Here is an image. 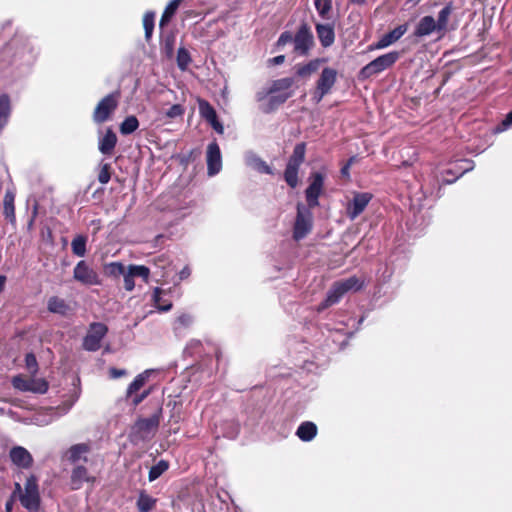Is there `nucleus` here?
Here are the masks:
<instances>
[{
	"label": "nucleus",
	"mask_w": 512,
	"mask_h": 512,
	"mask_svg": "<svg viewBox=\"0 0 512 512\" xmlns=\"http://www.w3.org/2000/svg\"><path fill=\"white\" fill-rule=\"evenodd\" d=\"M345 295L339 283L336 281L329 289L325 300L321 303L320 309L327 308L338 303L341 298Z\"/></svg>",
	"instance_id": "393cba45"
},
{
	"label": "nucleus",
	"mask_w": 512,
	"mask_h": 512,
	"mask_svg": "<svg viewBox=\"0 0 512 512\" xmlns=\"http://www.w3.org/2000/svg\"><path fill=\"white\" fill-rule=\"evenodd\" d=\"M199 113L206 121L216 115L215 108L205 99H198Z\"/></svg>",
	"instance_id": "ea45409f"
},
{
	"label": "nucleus",
	"mask_w": 512,
	"mask_h": 512,
	"mask_svg": "<svg viewBox=\"0 0 512 512\" xmlns=\"http://www.w3.org/2000/svg\"><path fill=\"white\" fill-rule=\"evenodd\" d=\"M453 12L452 3H448L445 5L438 13V18L436 20L438 32H445L447 30L449 18Z\"/></svg>",
	"instance_id": "7c9ffc66"
},
{
	"label": "nucleus",
	"mask_w": 512,
	"mask_h": 512,
	"mask_svg": "<svg viewBox=\"0 0 512 512\" xmlns=\"http://www.w3.org/2000/svg\"><path fill=\"white\" fill-rule=\"evenodd\" d=\"M149 377V371L146 370L143 373L138 374L134 380L129 384L126 390V397L130 398L133 394L138 392L146 383Z\"/></svg>",
	"instance_id": "2f4dec72"
},
{
	"label": "nucleus",
	"mask_w": 512,
	"mask_h": 512,
	"mask_svg": "<svg viewBox=\"0 0 512 512\" xmlns=\"http://www.w3.org/2000/svg\"><path fill=\"white\" fill-rule=\"evenodd\" d=\"M207 170L210 176L216 175L222 168V156L216 140L207 146L206 152Z\"/></svg>",
	"instance_id": "ddd939ff"
},
{
	"label": "nucleus",
	"mask_w": 512,
	"mask_h": 512,
	"mask_svg": "<svg viewBox=\"0 0 512 512\" xmlns=\"http://www.w3.org/2000/svg\"><path fill=\"white\" fill-rule=\"evenodd\" d=\"M30 378H25L22 375L14 376L12 379V385L15 389L29 392Z\"/></svg>",
	"instance_id": "49530a36"
},
{
	"label": "nucleus",
	"mask_w": 512,
	"mask_h": 512,
	"mask_svg": "<svg viewBox=\"0 0 512 512\" xmlns=\"http://www.w3.org/2000/svg\"><path fill=\"white\" fill-rule=\"evenodd\" d=\"M25 365L32 375L38 371V363L36 356L33 353H27L25 356Z\"/></svg>",
	"instance_id": "09e8293b"
},
{
	"label": "nucleus",
	"mask_w": 512,
	"mask_h": 512,
	"mask_svg": "<svg viewBox=\"0 0 512 512\" xmlns=\"http://www.w3.org/2000/svg\"><path fill=\"white\" fill-rule=\"evenodd\" d=\"M328 93L327 92H321V90H319V88H317V86L315 87V90L313 92V100L315 101V103H320L321 100L323 99L324 96H326Z\"/></svg>",
	"instance_id": "052dcab7"
},
{
	"label": "nucleus",
	"mask_w": 512,
	"mask_h": 512,
	"mask_svg": "<svg viewBox=\"0 0 512 512\" xmlns=\"http://www.w3.org/2000/svg\"><path fill=\"white\" fill-rule=\"evenodd\" d=\"M191 62V57L189 51L184 48L180 47L177 52V65L181 70L187 69L188 65Z\"/></svg>",
	"instance_id": "79ce46f5"
},
{
	"label": "nucleus",
	"mask_w": 512,
	"mask_h": 512,
	"mask_svg": "<svg viewBox=\"0 0 512 512\" xmlns=\"http://www.w3.org/2000/svg\"><path fill=\"white\" fill-rule=\"evenodd\" d=\"M294 84V79L291 77H285L281 79H277L272 81L269 89L266 92V95L276 94L278 92H288Z\"/></svg>",
	"instance_id": "cd10ccee"
},
{
	"label": "nucleus",
	"mask_w": 512,
	"mask_h": 512,
	"mask_svg": "<svg viewBox=\"0 0 512 512\" xmlns=\"http://www.w3.org/2000/svg\"><path fill=\"white\" fill-rule=\"evenodd\" d=\"M189 275H190V269L188 267H185L180 271V279H185V278L189 277Z\"/></svg>",
	"instance_id": "774afa93"
},
{
	"label": "nucleus",
	"mask_w": 512,
	"mask_h": 512,
	"mask_svg": "<svg viewBox=\"0 0 512 512\" xmlns=\"http://www.w3.org/2000/svg\"><path fill=\"white\" fill-rule=\"evenodd\" d=\"M210 125L211 127L218 133V134H223L224 133V126L223 124L219 121L218 119V116L217 114L214 115L212 118H210L209 120H206Z\"/></svg>",
	"instance_id": "6e6d98bb"
},
{
	"label": "nucleus",
	"mask_w": 512,
	"mask_h": 512,
	"mask_svg": "<svg viewBox=\"0 0 512 512\" xmlns=\"http://www.w3.org/2000/svg\"><path fill=\"white\" fill-rule=\"evenodd\" d=\"M126 374H127V371L125 369H118L115 367H111L109 369V376L112 379H117V378L123 377Z\"/></svg>",
	"instance_id": "bf43d9fd"
},
{
	"label": "nucleus",
	"mask_w": 512,
	"mask_h": 512,
	"mask_svg": "<svg viewBox=\"0 0 512 512\" xmlns=\"http://www.w3.org/2000/svg\"><path fill=\"white\" fill-rule=\"evenodd\" d=\"M336 81H337V71L334 68L325 67L322 70V72L316 82V86H317V88H319V90H321L322 93L323 92L330 93V91L332 90Z\"/></svg>",
	"instance_id": "dca6fc26"
},
{
	"label": "nucleus",
	"mask_w": 512,
	"mask_h": 512,
	"mask_svg": "<svg viewBox=\"0 0 512 512\" xmlns=\"http://www.w3.org/2000/svg\"><path fill=\"white\" fill-rule=\"evenodd\" d=\"M162 293H163V290L159 287H156L153 292V297H152L153 302H154L155 307L159 311L167 312V311L171 310L173 305L170 300L162 298V296H161Z\"/></svg>",
	"instance_id": "72a5a7b5"
},
{
	"label": "nucleus",
	"mask_w": 512,
	"mask_h": 512,
	"mask_svg": "<svg viewBox=\"0 0 512 512\" xmlns=\"http://www.w3.org/2000/svg\"><path fill=\"white\" fill-rule=\"evenodd\" d=\"M292 94V91L279 94H271L267 103L263 105L262 111L266 114L275 111L279 106L284 104L292 96Z\"/></svg>",
	"instance_id": "5701e85b"
},
{
	"label": "nucleus",
	"mask_w": 512,
	"mask_h": 512,
	"mask_svg": "<svg viewBox=\"0 0 512 512\" xmlns=\"http://www.w3.org/2000/svg\"><path fill=\"white\" fill-rule=\"evenodd\" d=\"M120 97L121 92L116 90L102 98L93 111V121L101 124L109 120L118 107Z\"/></svg>",
	"instance_id": "39448f33"
},
{
	"label": "nucleus",
	"mask_w": 512,
	"mask_h": 512,
	"mask_svg": "<svg viewBox=\"0 0 512 512\" xmlns=\"http://www.w3.org/2000/svg\"><path fill=\"white\" fill-rule=\"evenodd\" d=\"M511 126H512V110L509 113H507L505 118L500 122V124H498L495 131L503 132Z\"/></svg>",
	"instance_id": "5fc2aeb1"
},
{
	"label": "nucleus",
	"mask_w": 512,
	"mask_h": 512,
	"mask_svg": "<svg viewBox=\"0 0 512 512\" xmlns=\"http://www.w3.org/2000/svg\"><path fill=\"white\" fill-rule=\"evenodd\" d=\"M123 278H124V288L126 291H132L135 287V282H134V276L132 274V272L130 271L129 267L127 268V270H125L124 274H122Z\"/></svg>",
	"instance_id": "603ef678"
},
{
	"label": "nucleus",
	"mask_w": 512,
	"mask_h": 512,
	"mask_svg": "<svg viewBox=\"0 0 512 512\" xmlns=\"http://www.w3.org/2000/svg\"><path fill=\"white\" fill-rule=\"evenodd\" d=\"M184 108L180 104L172 105L167 111L166 116L170 119L181 117L184 114Z\"/></svg>",
	"instance_id": "864d4df0"
},
{
	"label": "nucleus",
	"mask_w": 512,
	"mask_h": 512,
	"mask_svg": "<svg viewBox=\"0 0 512 512\" xmlns=\"http://www.w3.org/2000/svg\"><path fill=\"white\" fill-rule=\"evenodd\" d=\"M400 57L401 53L399 51H390L378 56L360 69L359 79L366 80L392 68Z\"/></svg>",
	"instance_id": "7ed1b4c3"
},
{
	"label": "nucleus",
	"mask_w": 512,
	"mask_h": 512,
	"mask_svg": "<svg viewBox=\"0 0 512 512\" xmlns=\"http://www.w3.org/2000/svg\"><path fill=\"white\" fill-rule=\"evenodd\" d=\"M256 168L261 173L273 174L271 167L262 159L256 160Z\"/></svg>",
	"instance_id": "13d9d810"
},
{
	"label": "nucleus",
	"mask_w": 512,
	"mask_h": 512,
	"mask_svg": "<svg viewBox=\"0 0 512 512\" xmlns=\"http://www.w3.org/2000/svg\"><path fill=\"white\" fill-rule=\"evenodd\" d=\"M294 35L290 31H284L280 34L278 40L275 43V47L280 49L284 47L286 44L292 42L293 43Z\"/></svg>",
	"instance_id": "8fccbe9b"
},
{
	"label": "nucleus",
	"mask_w": 512,
	"mask_h": 512,
	"mask_svg": "<svg viewBox=\"0 0 512 512\" xmlns=\"http://www.w3.org/2000/svg\"><path fill=\"white\" fill-rule=\"evenodd\" d=\"M47 310L53 314L67 316L71 311L69 303L58 296H52L47 301Z\"/></svg>",
	"instance_id": "412c9836"
},
{
	"label": "nucleus",
	"mask_w": 512,
	"mask_h": 512,
	"mask_svg": "<svg viewBox=\"0 0 512 512\" xmlns=\"http://www.w3.org/2000/svg\"><path fill=\"white\" fill-rule=\"evenodd\" d=\"M139 127L138 119L131 115L124 119V121L120 124V133L122 135H129L135 132Z\"/></svg>",
	"instance_id": "e433bc0d"
},
{
	"label": "nucleus",
	"mask_w": 512,
	"mask_h": 512,
	"mask_svg": "<svg viewBox=\"0 0 512 512\" xmlns=\"http://www.w3.org/2000/svg\"><path fill=\"white\" fill-rule=\"evenodd\" d=\"M169 468V463L165 460H160L157 464L153 465L148 473V479L150 482L158 479L164 472Z\"/></svg>",
	"instance_id": "58836bf2"
},
{
	"label": "nucleus",
	"mask_w": 512,
	"mask_h": 512,
	"mask_svg": "<svg viewBox=\"0 0 512 512\" xmlns=\"http://www.w3.org/2000/svg\"><path fill=\"white\" fill-rule=\"evenodd\" d=\"M21 505L29 512H37L40 508L41 498L39 493L38 479L30 475L24 485V492L20 495Z\"/></svg>",
	"instance_id": "423d86ee"
},
{
	"label": "nucleus",
	"mask_w": 512,
	"mask_h": 512,
	"mask_svg": "<svg viewBox=\"0 0 512 512\" xmlns=\"http://www.w3.org/2000/svg\"><path fill=\"white\" fill-rule=\"evenodd\" d=\"M154 18L153 12H146L143 17V27L145 30V38L148 40L152 36L154 29Z\"/></svg>",
	"instance_id": "c03bdc74"
},
{
	"label": "nucleus",
	"mask_w": 512,
	"mask_h": 512,
	"mask_svg": "<svg viewBox=\"0 0 512 512\" xmlns=\"http://www.w3.org/2000/svg\"><path fill=\"white\" fill-rule=\"evenodd\" d=\"M317 432L318 428L315 423L311 421H304L297 428L296 435L300 440L309 442L316 437Z\"/></svg>",
	"instance_id": "b1692460"
},
{
	"label": "nucleus",
	"mask_w": 512,
	"mask_h": 512,
	"mask_svg": "<svg viewBox=\"0 0 512 512\" xmlns=\"http://www.w3.org/2000/svg\"><path fill=\"white\" fill-rule=\"evenodd\" d=\"M324 62H326L325 58H316V59L310 60L306 64L298 65L296 67V75L298 77H302V78L308 77L311 74L318 71L320 65Z\"/></svg>",
	"instance_id": "a878e982"
},
{
	"label": "nucleus",
	"mask_w": 512,
	"mask_h": 512,
	"mask_svg": "<svg viewBox=\"0 0 512 512\" xmlns=\"http://www.w3.org/2000/svg\"><path fill=\"white\" fill-rule=\"evenodd\" d=\"M87 237L84 235H77L71 242V248L73 254L78 257H84L87 249H86Z\"/></svg>",
	"instance_id": "f704fd0d"
},
{
	"label": "nucleus",
	"mask_w": 512,
	"mask_h": 512,
	"mask_svg": "<svg viewBox=\"0 0 512 512\" xmlns=\"http://www.w3.org/2000/svg\"><path fill=\"white\" fill-rule=\"evenodd\" d=\"M89 451L90 446L87 443H79L72 445L67 451V459L70 463L76 465L80 460L87 462L88 459L85 456V454H87Z\"/></svg>",
	"instance_id": "aec40b11"
},
{
	"label": "nucleus",
	"mask_w": 512,
	"mask_h": 512,
	"mask_svg": "<svg viewBox=\"0 0 512 512\" xmlns=\"http://www.w3.org/2000/svg\"><path fill=\"white\" fill-rule=\"evenodd\" d=\"M434 31L438 32L436 20L432 16L428 15L419 20L413 32V36L422 38L430 35Z\"/></svg>",
	"instance_id": "a211bd4d"
},
{
	"label": "nucleus",
	"mask_w": 512,
	"mask_h": 512,
	"mask_svg": "<svg viewBox=\"0 0 512 512\" xmlns=\"http://www.w3.org/2000/svg\"><path fill=\"white\" fill-rule=\"evenodd\" d=\"M306 156V143L300 142L297 143L293 149L292 154L290 155L288 162L286 164L284 170V180L287 185L294 189L299 184L298 173L301 165L305 161Z\"/></svg>",
	"instance_id": "f03ea898"
},
{
	"label": "nucleus",
	"mask_w": 512,
	"mask_h": 512,
	"mask_svg": "<svg viewBox=\"0 0 512 512\" xmlns=\"http://www.w3.org/2000/svg\"><path fill=\"white\" fill-rule=\"evenodd\" d=\"M157 503V499L150 496L145 490L139 492L136 506L139 512L152 511Z\"/></svg>",
	"instance_id": "bb28decb"
},
{
	"label": "nucleus",
	"mask_w": 512,
	"mask_h": 512,
	"mask_svg": "<svg viewBox=\"0 0 512 512\" xmlns=\"http://www.w3.org/2000/svg\"><path fill=\"white\" fill-rule=\"evenodd\" d=\"M130 271L132 272L134 277H141L145 283H148L150 270L148 267L144 265H129Z\"/></svg>",
	"instance_id": "37998d69"
},
{
	"label": "nucleus",
	"mask_w": 512,
	"mask_h": 512,
	"mask_svg": "<svg viewBox=\"0 0 512 512\" xmlns=\"http://www.w3.org/2000/svg\"><path fill=\"white\" fill-rule=\"evenodd\" d=\"M112 176V167L110 163H104L100 167V171L98 173V181L101 184H107Z\"/></svg>",
	"instance_id": "de8ad7c7"
},
{
	"label": "nucleus",
	"mask_w": 512,
	"mask_h": 512,
	"mask_svg": "<svg viewBox=\"0 0 512 512\" xmlns=\"http://www.w3.org/2000/svg\"><path fill=\"white\" fill-rule=\"evenodd\" d=\"M29 385V392L37 394H44L48 391L49 388L48 382L43 378H30Z\"/></svg>",
	"instance_id": "a19ab883"
},
{
	"label": "nucleus",
	"mask_w": 512,
	"mask_h": 512,
	"mask_svg": "<svg viewBox=\"0 0 512 512\" xmlns=\"http://www.w3.org/2000/svg\"><path fill=\"white\" fill-rule=\"evenodd\" d=\"M313 217L308 208H305L301 203L297 204V214L293 227V239L300 241L305 238L312 230Z\"/></svg>",
	"instance_id": "0eeeda50"
},
{
	"label": "nucleus",
	"mask_w": 512,
	"mask_h": 512,
	"mask_svg": "<svg viewBox=\"0 0 512 512\" xmlns=\"http://www.w3.org/2000/svg\"><path fill=\"white\" fill-rule=\"evenodd\" d=\"M13 506H14V498L10 497V499H8L5 503V511L12 512Z\"/></svg>",
	"instance_id": "69168bd1"
},
{
	"label": "nucleus",
	"mask_w": 512,
	"mask_h": 512,
	"mask_svg": "<svg viewBox=\"0 0 512 512\" xmlns=\"http://www.w3.org/2000/svg\"><path fill=\"white\" fill-rule=\"evenodd\" d=\"M177 321L183 326H189L192 322V318L188 314H183L177 318Z\"/></svg>",
	"instance_id": "680f3d73"
},
{
	"label": "nucleus",
	"mask_w": 512,
	"mask_h": 512,
	"mask_svg": "<svg viewBox=\"0 0 512 512\" xmlns=\"http://www.w3.org/2000/svg\"><path fill=\"white\" fill-rule=\"evenodd\" d=\"M23 492H24V490L22 489L21 484L16 482L14 485V491H13L11 497L15 498L16 496H18V498L20 499V495L23 494Z\"/></svg>",
	"instance_id": "0e129e2a"
},
{
	"label": "nucleus",
	"mask_w": 512,
	"mask_h": 512,
	"mask_svg": "<svg viewBox=\"0 0 512 512\" xmlns=\"http://www.w3.org/2000/svg\"><path fill=\"white\" fill-rule=\"evenodd\" d=\"M10 459L11 461L21 468H30L33 464V458L29 451L21 446L13 447L10 450Z\"/></svg>",
	"instance_id": "f3484780"
},
{
	"label": "nucleus",
	"mask_w": 512,
	"mask_h": 512,
	"mask_svg": "<svg viewBox=\"0 0 512 512\" xmlns=\"http://www.w3.org/2000/svg\"><path fill=\"white\" fill-rule=\"evenodd\" d=\"M117 141L118 139L114 131L108 128L103 137L99 139L98 149L103 155L110 156L115 150Z\"/></svg>",
	"instance_id": "6ab92c4d"
},
{
	"label": "nucleus",
	"mask_w": 512,
	"mask_h": 512,
	"mask_svg": "<svg viewBox=\"0 0 512 512\" xmlns=\"http://www.w3.org/2000/svg\"><path fill=\"white\" fill-rule=\"evenodd\" d=\"M11 115V101L7 94L0 95V131L7 125Z\"/></svg>",
	"instance_id": "c85d7f7f"
},
{
	"label": "nucleus",
	"mask_w": 512,
	"mask_h": 512,
	"mask_svg": "<svg viewBox=\"0 0 512 512\" xmlns=\"http://www.w3.org/2000/svg\"><path fill=\"white\" fill-rule=\"evenodd\" d=\"M408 30V24L404 23L393 30L389 31L388 33L384 34L377 42L372 43L368 46V50H380L384 49L395 42H397Z\"/></svg>",
	"instance_id": "f8f14e48"
},
{
	"label": "nucleus",
	"mask_w": 512,
	"mask_h": 512,
	"mask_svg": "<svg viewBox=\"0 0 512 512\" xmlns=\"http://www.w3.org/2000/svg\"><path fill=\"white\" fill-rule=\"evenodd\" d=\"M472 167L471 166H466V167H457L455 170L453 169H447L445 171V174L446 175H450L451 178H447L445 179V183L447 184H452L454 183L460 176H462L465 172L471 170Z\"/></svg>",
	"instance_id": "a18cd8bd"
},
{
	"label": "nucleus",
	"mask_w": 512,
	"mask_h": 512,
	"mask_svg": "<svg viewBox=\"0 0 512 512\" xmlns=\"http://www.w3.org/2000/svg\"><path fill=\"white\" fill-rule=\"evenodd\" d=\"M337 282L339 283L345 294L349 291L361 290L365 283L364 279H361L355 275L343 280H339Z\"/></svg>",
	"instance_id": "c756f323"
},
{
	"label": "nucleus",
	"mask_w": 512,
	"mask_h": 512,
	"mask_svg": "<svg viewBox=\"0 0 512 512\" xmlns=\"http://www.w3.org/2000/svg\"><path fill=\"white\" fill-rule=\"evenodd\" d=\"M373 195L368 192H356L351 201L348 202L346 207V214L350 220H355L360 214L364 212Z\"/></svg>",
	"instance_id": "9d476101"
},
{
	"label": "nucleus",
	"mask_w": 512,
	"mask_h": 512,
	"mask_svg": "<svg viewBox=\"0 0 512 512\" xmlns=\"http://www.w3.org/2000/svg\"><path fill=\"white\" fill-rule=\"evenodd\" d=\"M314 45L315 40L310 25L302 21L294 35L293 52L299 56H308Z\"/></svg>",
	"instance_id": "20e7f679"
},
{
	"label": "nucleus",
	"mask_w": 512,
	"mask_h": 512,
	"mask_svg": "<svg viewBox=\"0 0 512 512\" xmlns=\"http://www.w3.org/2000/svg\"><path fill=\"white\" fill-rule=\"evenodd\" d=\"M150 393H151V389H147V390H144L140 394H136L132 398V405L134 407L138 406L141 402H143L149 396Z\"/></svg>",
	"instance_id": "4d7b16f0"
},
{
	"label": "nucleus",
	"mask_w": 512,
	"mask_h": 512,
	"mask_svg": "<svg viewBox=\"0 0 512 512\" xmlns=\"http://www.w3.org/2000/svg\"><path fill=\"white\" fill-rule=\"evenodd\" d=\"M311 182L305 190L306 201L309 208H315L319 205V196L324 187V176L320 172H314L310 176Z\"/></svg>",
	"instance_id": "9b49d317"
},
{
	"label": "nucleus",
	"mask_w": 512,
	"mask_h": 512,
	"mask_svg": "<svg viewBox=\"0 0 512 512\" xmlns=\"http://www.w3.org/2000/svg\"><path fill=\"white\" fill-rule=\"evenodd\" d=\"M126 267L121 262H111L105 264L104 273L108 277L119 278L124 274Z\"/></svg>",
	"instance_id": "c9c22d12"
},
{
	"label": "nucleus",
	"mask_w": 512,
	"mask_h": 512,
	"mask_svg": "<svg viewBox=\"0 0 512 512\" xmlns=\"http://www.w3.org/2000/svg\"><path fill=\"white\" fill-rule=\"evenodd\" d=\"M85 482L93 485L96 482V477L90 475L84 465H75L70 475L71 490H79Z\"/></svg>",
	"instance_id": "4468645a"
},
{
	"label": "nucleus",
	"mask_w": 512,
	"mask_h": 512,
	"mask_svg": "<svg viewBox=\"0 0 512 512\" xmlns=\"http://www.w3.org/2000/svg\"><path fill=\"white\" fill-rule=\"evenodd\" d=\"M162 418V407L149 418H138L131 427L130 438L134 442L145 441L157 432Z\"/></svg>",
	"instance_id": "f257e3e1"
},
{
	"label": "nucleus",
	"mask_w": 512,
	"mask_h": 512,
	"mask_svg": "<svg viewBox=\"0 0 512 512\" xmlns=\"http://www.w3.org/2000/svg\"><path fill=\"white\" fill-rule=\"evenodd\" d=\"M73 278L85 286L101 284L99 274L85 260H81L76 264L73 270Z\"/></svg>",
	"instance_id": "1a4fd4ad"
},
{
	"label": "nucleus",
	"mask_w": 512,
	"mask_h": 512,
	"mask_svg": "<svg viewBox=\"0 0 512 512\" xmlns=\"http://www.w3.org/2000/svg\"><path fill=\"white\" fill-rule=\"evenodd\" d=\"M108 327L101 322H93L89 325L88 332L83 339V348L87 351H97L101 347V341L106 336Z\"/></svg>",
	"instance_id": "6e6552de"
},
{
	"label": "nucleus",
	"mask_w": 512,
	"mask_h": 512,
	"mask_svg": "<svg viewBox=\"0 0 512 512\" xmlns=\"http://www.w3.org/2000/svg\"><path fill=\"white\" fill-rule=\"evenodd\" d=\"M314 5L319 16L322 19H330V12L332 10V0H314Z\"/></svg>",
	"instance_id": "4c0bfd02"
},
{
	"label": "nucleus",
	"mask_w": 512,
	"mask_h": 512,
	"mask_svg": "<svg viewBox=\"0 0 512 512\" xmlns=\"http://www.w3.org/2000/svg\"><path fill=\"white\" fill-rule=\"evenodd\" d=\"M341 175H342V176H345V177H349V175H350V167H349V164H345V165L341 168Z\"/></svg>",
	"instance_id": "338daca9"
},
{
	"label": "nucleus",
	"mask_w": 512,
	"mask_h": 512,
	"mask_svg": "<svg viewBox=\"0 0 512 512\" xmlns=\"http://www.w3.org/2000/svg\"><path fill=\"white\" fill-rule=\"evenodd\" d=\"M15 194L11 190H7L5 192L3 198V215L5 219L10 222L12 225L16 224V214H15Z\"/></svg>",
	"instance_id": "4be33fe9"
},
{
	"label": "nucleus",
	"mask_w": 512,
	"mask_h": 512,
	"mask_svg": "<svg viewBox=\"0 0 512 512\" xmlns=\"http://www.w3.org/2000/svg\"><path fill=\"white\" fill-rule=\"evenodd\" d=\"M174 45H175V37L174 36H167L163 46L162 51L165 53L167 57H172L174 53Z\"/></svg>",
	"instance_id": "3c124183"
},
{
	"label": "nucleus",
	"mask_w": 512,
	"mask_h": 512,
	"mask_svg": "<svg viewBox=\"0 0 512 512\" xmlns=\"http://www.w3.org/2000/svg\"><path fill=\"white\" fill-rule=\"evenodd\" d=\"M285 61V55H278L274 58L269 59L271 65H281Z\"/></svg>",
	"instance_id": "e2e57ef3"
},
{
	"label": "nucleus",
	"mask_w": 512,
	"mask_h": 512,
	"mask_svg": "<svg viewBox=\"0 0 512 512\" xmlns=\"http://www.w3.org/2000/svg\"><path fill=\"white\" fill-rule=\"evenodd\" d=\"M181 1L182 0H171L168 3V5L166 6V8L161 16L160 23H159L160 27H164L171 21V19L175 15V13L181 3Z\"/></svg>",
	"instance_id": "473e14b6"
},
{
	"label": "nucleus",
	"mask_w": 512,
	"mask_h": 512,
	"mask_svg": "<svg viewBox=\"0 0 512 512\" xmlns=\"http://www.w3.org/2000/svg\"><path fill=\"white\" fill-rule=\"evenodd\" d=\"M315 30L323 48L331 47L334 44L336 37L334 23H317Z\"/></svg>",
	"instance_id": "2eb2a0df"
}]
</instances>
